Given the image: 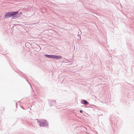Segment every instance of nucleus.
<instances>
[{"label": "nucleus", "mask_w": 134, "mask_h": 134, "mask_svg": "<svg viewBox=\"0 0 134 134\" xmlns=\"http://www.w3.org/2000/svg\"><path fill=\"white\" fill-rule=\"evenodd\" d=\"M40 123V126L41 127L45 126L47 124V122L45 120H42L39 121Z\"/></svg>", "instance_id": "f257e3e1"}, {"label": "nucleus", "mask_w": 134, "mask_h": 134, "mask_svg": "<svg viewBox=\"0 0 134 134\" xmlns=\"http://www.w3.org/2000/svg\"><path fill=\"white\" fill-rule=\"evenodd\" d=\"M4 16L5 18H7L8 17L12 16V14L11 12L7 13Z\"/></svg>", "instance_id": "f03ea898"}, {"label": "nucleus", "mask_w": 134, "mask_h": 134, "mask_svg": "<svg viewBox=\"0 0 134 134\" xmlns=\"http://www.w3.org/2000/svg\"><path fill=\"white\" fill-rule=\"evenodd\" d=\"M53 58H55L56 59H60L62 58V57L60 55H53Z\"/></svg>", "instance_id": "7ed1b4c3"}, {"label": "nucleus", "mask_w": 134, "mask_h": 134, "mask_svg": "<svg viewBox=\"0 0 134 134\" xmlns=\"http://www.w3.org/2000/svg\"><path fill=\"white\" fill-rule=\"evenodd\" d=\"M18 13V11L14 12H11L12 14V16H13L14 15H15L16 14Z\"/></svg>", "instance_id": "20e7f679"}, {"label": "nucleus", "mask_w": 134, "mask_h": 134, "mask_svg": "<svg viewBox=\"0 0 134 134\" xmlns=\"http://www.w3.org/2000/svg\"><path fill=\"white\" fill-rule=\"evenodd\" d=\"M53 55H48L47 54L45 55V56L48 58H53Z\"/></svg>", "instance_id": "39448f33"}, {"label": "nucleus", "mask_w": 134, "mask_h": 134, "mask_svg": "<svg viewBox=\"0 0 134 134\" xmlns=\"http://www.w3.org/2000/svg\"><path fill=\"white\" fill-rule=\"evenodd\" d=\"M81 103H83L85 105H86L88 103V102L85 100H83V101H81Z\"/></svg>", "instance_id": "423d86ee"}, {"label": "nucleus", "mask_w": 134, "mask_h": 134, "mask_svg": "<svg viewBox=\"0 0 134 134\" xmlns=\"http://www.w3.org/2000/svg\"><path fill=\"white\" fill-rule=\"evenodd\" d=\"M80 112L81 113V112H82V110H81L80 111Z\"/></svg>", "instance_id": "0eeeda50"}, {"label": "nucleus", "mask_w": 134, "mask_h": 134, "mask_svg": "<svg viewBox=\"0 0 134 134\" xmlns=\"http://www.w3.org/2000/svg\"><path fill=\"white\" fill-rule=\"evenodd\" d=\"M96 109H95V110H96Z\"/></svg>", "instance_id": "6e6552de"}, {"label": "nucleus", "mask_w": 134, "mask_h": 134, "mask_svg": "<svg viewBox=\"0 0 134 134\" xmlns=\"http://www.w3.org/2000/svg\"><path fill=\"white\" fill-rule=\"evenodd\" d=\"M95 110L94 109H93V110Z\"/></svg>", "instance_id": "1a4fd4ad"}]
</instances>
